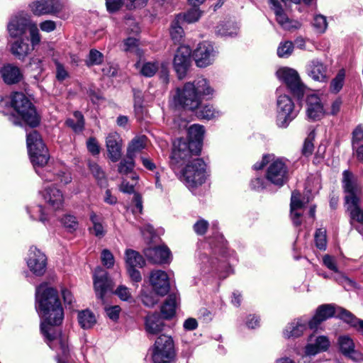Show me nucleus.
I'll list each match as a JSON object with an SVG mask.
<instances>
[{"label":"nucleus","instance_id":"60","mask_svg":"<svg viewBox=\"0 0 363 363\" xmlns=\"http://www.w3.org/2000/svg\"><path fill=\"white\" fill-rule=\"evenodd\" d=\"M62 223L69 230H75L78 225L76 217L71 215L65 216L62 218Z\"/></svg>","mask_w":363,"mask_h":363},{"label":"nucleus","instance_id":"62","mask_svg":"<svg viewBox=\"0 0 363 363\" xmlns=\"http://www.w3.org/2000/svg\"><path fill=\"white\" fill-rule=\"evenodd\" d=\"M141 300H142V302L143 303V304L145 305L147 307H152L158 301V300L155 297V296H154L151 293L147 294L146 292H143L142 293V294H141Z\"/></svg>","mask_w":363,"mask_h":363},{"label":"nucleus","instance_id":"5","mask_svg":"<svg viewBox=\"0 0 363 363\" xmlns=\"http://www.w3.org/2000/svg\"><path fill=\"white\" fill-rule=\"evenodd\" d=\"M199 153L200 152H196V147L187 140L177 139L173 143L170 166L174 171L178 170L182 166L190 163Z\"/></svg>","mask_w":363,"mask_h":363},{"label":"nucleus","instance_id":"21","mask_svg":"<svg viewBox=\"0 0 363 363\" xmlns=\"http://www.w3.org/2000/svg\"><path fill=\"white\" fill-rule=\"evenodd\" d=\"M42 196L49 208L59 210L63 206L64 196L62 192L52 186H47L41 191Z\"/></svg>","mask_w":363,"mask_h":363},{"label":"nucleus","instance_id":"57","mask_svg":"<svg viewBox=\"0 0 363 363\" xmlns=\"http://www.w3.org/2000/svg\"><path fill=\"white\" fill-rule=\"evenodd\" d=\"M313 26L319 33H323L327 28V21L325 16L317 15L313 20Z\"/></svg>","mask_w":363,"mask_h":363},{"label":"nucleus","instance_id":"6","mask_svg":"<svg viewBox=\"0 0 363 363\" xmlns=\"http://www.w3.org/2000/svg\"><path fill=\"white\" fill-rule=\"evenodd\" d=\"M206 164L199 157L193 159L182 169L181 180L188 188L201 185L206 179Z\"/></svg>","mask_w":363,"mask_h":363},{"label":"nucleus","instance_id":"49","mask_svg":"<svg viewBox=\"0 0 363 363\" xmlns=\"http://www.w3.org/2000/svg\"><path fill=\"white\" fill-rule=\"evenodd\" d=\"M294 48V46L291 41L281 42L277 48V55L279 57H289L291 55Z\"/></svg>","mask_w":363,"mask_h":363},{"label":"nucleus","instance_id":"34","mask_svg":"<svg viewBox=\"0 0 363 363\" xmlns=\"http://www.w3.org/2000/svg\"><path fill=\"white\" fill-rule=\"evenodd\" d=\"M204 132L203 126L199 124H194L188 129L187 141L196 147V152H201Z\"/></svg>","mask_w":363,"mask_h":363},{"label":"nucleus","instance_id":"39","mask_svg":"<svg viewBox=\"0 0 363 363\" xmlns=\"http://www.w3.org/2000/svg\"><path fill=\"white\" fill-rule=\"evenodd\" d=\"M125 260L126 267H138L142 268L145 264V261L143 256L133 250H126L125 253Z\"/></svg>","mask_w":363,"mask_h":363},{"label":"nucleus","instance_id":"45","mask_svg":"<svg viewBox=\"0 0 363 363\" xmlns=\"http://www.w3.org/2000/svg\"><path fill=\"white\" fill-rule=\"evenodd\" d=\"M348 211L350 212L352 219L359 223L357 230L363 235V211L359 208L358 204L354 205V207H350Z\"/></svg>","mask_w":363,"mask_h":363},{"label":"nucleus","instance_id":"1","mask_svg":"<svg viewBox=\"0 0 363 363\" xmlns=\"http://www.w3.org/2000/svg\"><path fill=\"white\" fill-rule=\"evenodd\" d=\"M36 309L44 319L40 329L48 340V345L52 350L59 345L63 357L69 352L67 340L61 333L54 332L53 325H60L64 318V312L59 299L57 291L47 284L43 283L36 288Z\"/></svg>","mask_w":363,"mask_h":363},{"label":"nucleus","instance_id":"64","mask_svg":"<svg viewBox=\"0 0 363 363\" xmlns=\"http://www.w3.org/2000/svg\"><path fill=\"white\" fill-rule=\"evenodd\" d=\"M88 150L93 155H99L100 152V147L94 138H90L86 142Z\"/></svg>","mask_w":363,"mask_h":363},{"label":"nucleus","instance_id":"48","mask_svg":"<svg viewBox=\"0 0 363 363\" xmlns=\"http://www.w3.org/2000/svg\"><path fill=\"white\" fill-rule=\"evenodd\" d=\"M134 168V157L126 155V157L123 159L118 167V171L120 174H128L130 173Z\"/></svg>","mask_w":363,"mask_h":363},{"label":"nucleus","instance_id":"7","mask_svg":"<svg viewBox=\"0 0 363 363\" xmlns=\"http://www.w3.org/2000/svg\"><path fill=\"white\" fill-rule=\"evenodd\" d=\"M176 359L174 343L171 336L162 335L156 340L152 352L154 363H173Z\"/></svg>","mask_w":363,"mask_h":363},{"label":"nucleus","instance_id":"22","mask_svg":"<svg viewBox=\"0 0 363 363\" xmlns=\"http://www.w3.org/2000/svg\"><path fill=\"white\" fill-rule=\"evenodd\" d=\"M308 76L318 82H325L328 79V67L319 60H313L306 65Z\"/></svg>","mask_w":363,"mask_h":363},{"label":"nucleus","instance_id":"27","mask_svg":"<svg viewBox=\"0 0 363 363\" xmlns=\"http://www.w3.org/2000/svg\"><path fill=\"white\" fill-rule=\"evenodd\" d=\"M144 252L147 259L155 264L167 263L170 259V251L164 246L148 247Z\"/></svg>","mask_w":363,"mask_h":363},{"label":"nucleus","instance_id":"38","mask_svg":"<svg viewBox=\"0 0 363 363\" xmlns=\"http://www.w3.org/2000/svg\"><path fill=\"white\" fill-rule=\"evenodd\" d=\"M352 145L357 157L363 162V127L358 126L353 131Z\"/></svg>","mask_w":363,"mask_h":363},{"label":"nucleus","instance_id":"37","mask_svg":"<svg viewBox=\"0 0 363 363\" xmlns=\"http://www.w3.org/2000/svg\"><path fill=\"white\" fill-rule=\"evenodd\" d=\"M179 297L177 294H170L161 308V313L163 318L169 319L173 317L176 312Z\"/></svg>","mask_w":363,"mask_h":363},{"label":"nucleus","instance_id":"41","mask_svg":"<svg viewBox=\"0 0 363 363\" xmlns=\"http://www.w3.org/2000/svg\"><path fill=\"white\" fill-rule=\"evenodd\" d=\"M342 320L351 326L357 328L363 335V320L357 319L352 313L346 309H340Z\"/></svg>","mask_w":363,"mask_h":363},{"label":"nucleus","instance_id":"16","mask_svg":"<svg viewBox=\"0 0 363 363\" xmlns=\"http://www.w3.org/2000/svg\"><path fill=\"white\" fill-rule=\"evenodd\" d=\"M150 284L155 294L164 296L170 289L169 279L162 270H153L149 276Z\"/></svg>","mask_w":363,"mask_h":363},{"label":"nucleus","instance_id":"53","mask_svg":"<svg viewBox=\"0 0 363 363\" xmlns=\"http://www.w3.org/2000/svg\"><path fill=\"white\" fill-rule=\"evenodd\" d=\"M184 30L177 22H174L170 28V35L174 42L179 43L182 40Z\"/></svg>","mask_w":363,"mask_h":363},{"label":"nucleus","instance_id":"43","mask_svg":"<svg viewBox=\"0 0 363 363\" xmlns=\"http://www.w3.org/2000/svg\"><path fill=\"white\" fill-rule=\"evenodd\" d=\"M221 113L213 108L211 105H205L202 106L197 112L199 118L211 120L220 116Z\"/></svg>","mask_w":363,"mask_h":363},{"label":"nucleus","instance_id":"44","mask_svg":"<svg viewBox=\"0 0 363 363\" xmlns=\"http://www.w3.org/2000/svg\"><path fill=\"white\" fill-rule=\"evenodd\" d=\"M74 116L76 121L73 119L69 118L66 121V124L71 127L74 132H81L84 126V116L79 111H75L74 113Z\"/></svg>","mask_w":363,"mask_h":363},{"label":"nucleus","instance_id":"29","mask_svg":"<svg viewBox=\"0 0 363 363\" xmlns=\"http://www.w3.org/2000/svg\"><path fill=\"white\" fill-rule=\"evenodd\" d=\"M310 201V199L307 198V200L305 201V198L303 200L300 199V194L298 191H293L291 198V218L294 223V224L296 226H298L301 224V213L300 210H301L306 203Z\"/></svg>","mask_w":363,"mask_h":363},{"label":"nucleus","instance_id":"23","mask_svg":"<svg viewBox=\"0 0 363 363\" xmlns=\"http://www.w3.org/2000/svg\"><path fill=\"white\" fill-rule=\"evenodd\" d=\"M106 146L109 159L116 162L121 157L122 139L117 133H111L106 138Z\"/></svg>","mask_w":363,"mask_h":363},{"label":"nucleus","instance_id":"50","mask_svg":"<svg viewBox=\"0 0 363 363\" xmlns=\"http://www.w3.org/2000/svg\"><path fill=\"white\" fill-rule=\"evenodd\" d=\"M89 168L91 174L102 185L105 182V173L101 168L95 162H89Z\"/></svg>","mask_w":363,"mask_h":363},{"label":"nucleus","instance_id":"26","mask_svg":"<svg viewBox=\"0 0 363 363\" xmlns=\"http://www.w3.org/2000/svg\"><path fill=\"white\" fill-rule=\"evenodd\" d=\"M308 326L309 327V320L306 317L294 319L286 326L284 336L286 338L298 337L303 335Z\"/></svg>","mask_w":363,"mask_h":363},{"label":"nucleus","instance_id":"36","mask_svg":"<svg viewBox=\"0 0 363 363\" xmlns=\"http://www.w3.org/2000/svg\"><path fill=\"white\" fill-rule=\"evenodd\" d=\"M89 219L92 225L89 228L90 233L97 238H103L106 233L104 225V218L97 215L94 211H91L89 213Z\"/></svg>","mask_w":363,"mask_h":363},{"label":"nucleus","instance_id":"15","mask_svg":"<svg viewBox=\"0 0 363 363\" xmlns=\"http://www.w3.org/2000/svg\"><path fill=\"white\" fill-rule=\"evenodd\" d=\"M191 50L189 47L178 48L174 55L173 65L179 79H183L190 66Z\"/></svg>","mask_w":363,"mask_h":363},{"label":"nucleus","instance_id":"18","mask_svg":"<svg viewBox=\"0 0 363 363\" xmlns=\"http://www.w3.org/2000/svg\"><path fill=\"white\" fill-rule=\"evenodd\" d=\"M271 9L274 11L277 23L285 30H291L300 27L298 21L289 18L284 13L282 4L278 0H269Z\"/></svg>","mask_w":363,"mask_h":363},{"label":"nucleus","instance_id":"47","mask_svg":"<svg viewBox=\"0 0 363 363\" xmlns=\"http://www.w3.org/2000/svg\"><path fill=\"white\" fill-rule=\"evenodd\" d=\"M104 61V55L96 49H91L85 60L88 67L100 65Z\"/></svg>","mask_w":363,"mask_h":363},{"label":"nucleus","instance_id":"59","mask_svg":"<svg viewBox=\"0 0 363 363\" xmlns=\"http://www.w3.org/2000/svg\"><path fill=\"white\" fill-rule=\"evenodd\" d=\"M201 11L198 9H193L186 12L184 16V19L189 23L197 21L201 17Z\"/></svg>","mask_w":363,"mask_h":363},{"label":"nucleus","instance_id":"55","mask_svg":"<svg viewBox=\"0 0 363 363\" xmlns=\"http://www.w3.org/2000/svg\"><path fill=\"white\" fill-rule=\"evenodd\" d=\"M101 259L102 264L107 268H111L114 264V257L108 250H104L101 252Z\"/></svg>","mask_w":363,"mask_h":363},{"label":"nucleus","instance_id":"63","mask_svg":"<svg viewBox=\"0 0 363 363\" xmlns=\"http://www.w3.org/2000/svg\"><path fill=\"white\" fill-rule=\"evenodd\" d=\"M106 315L112 320L116 321L119 318L121 308L118 306L106 307Z\"/></svg>","mask_w":363,"mask_h":363},{"label":"nucleus","instance_id":"52","mask_svg":"<svg viewBox=\"0 0 363 363\" xmlns=\"http://www.w3.org/2000/svg\"><path fill=\"white\" fill-rule=\"evenodd\" d=\"M28 30L30 36L31 48L34 49V47L38 45L41 40V36L39 30L35 23H30Z\"/></svg>","mask_w":363,"mask_h":363},{"label":"nucleus","instance_id":"9","mask_svg":"<svg viewBox=\"0 0 363 363\" xmlns=\"http://www.w3.org/2000/svg\"><path fill=\"white\" fill-rule=\"evenodd\" d=\"M277 77L283 81L291 91V94L301 99L305 93L306 86L301 82L298 72L291 68L282 67L277 72Z\"/></svg>","mask_w":363,"mask_h":363},{"label":"nucleus","instance_id":"32","mask_svg":"<svg viewBox=\"0 0 363 363\" xmlns=\"http://www.w3.org/2000/svg\"><path fill=\"white\" fill-rule=\"evenodd\" d=\"M162 67V73L166 79L167 76V71L164 68L163 64H160L159 62H144L138 61L135 63V67L139 70L140 73L145 77H151L154 76L158 71L160 67Z\"/></svg>","mask_w":363,"mask_h":363},{"label":"nucleus","instance_id":"10","mask_svg":"<svg viewBox=\"0 0 363 363\" xmlns=\"http://www.w3.org/2000/svg\"><path fill=\"white\" fill-rule=\"evenodd\" d=\"M266 179L271 184L282 186L288 180V167L283 159H272L267 168Z\"/></svg>","mask_w":363,"mask_h":363},{"label":"nucleus","instance_id":"54","mask_svg":"<svg viewBox=\"0 0 363 363\" xmlns=\"http://www.w3.org/2000/svg\"><path fill=\"white\" fill-rule=\"evenodd\" d=\"M138 40L135 38H128L124 40V48L125 52H138Z\"/></svg>","mask_w":363,"mask_h":363},{"label":"nucleus","instance_id":"12","mask_svg":"<svg viewBox=\"0 0 363 363\" xmlns=\"http://www.w3.org/2000/svg\"><path fill=\"white\" fill-rule=\"evenodd\" d=\"M342 186L345 192L347 194L345 202L347 205V209L350 207H354L356 204H359L358 194L360 189L356 177L349 170H345L342 173Z\"/></svg>","mask_w":363,"mask_h":363},{"label":"nucleus","instance_id":"25","mask_svg":"<svg viewBox=\"0 0 363 363\" xmlns=\"http://www.w3.org/2000/svg\"><path fill=\"white\" fill-rule=\"evenodd\" d=\"M340 351L346 357L354 361L363 359L362 354L355 350L353 340L348 335H341L337 340Z\"/></svg>","mask_w":363,"mask_h":363},{"label":"nucleus","instance_id":"17","mask_svg":"<svg viewBox=\"0 0 363 363\" xmlns=\"http://www.w3.org/2000/svg\"><path fill=\"white\" fill-rule=\"evenodd\" d=\"M94 286L96 296L100 299H103L104 294L112 289V281L101 267H99L94 271Z\"/></svg>","mask_w":363,"mask_h":363},{"label":"nucleus","instance_id":"30","mask_svg":"<svg viewBox=\"0 0 363 363\" xmlns=\"http://www.w3.org/2000/svg\"><path fill=\"white\" fill-rule=\"evenodd\" d=\"M32 50L26 38H18L10 43V52L19 60L23 61Z\"/></svg>","mask_w":363,"mask_h":363},{"label":"nucleus","instance_id":"20","mask_svg":"<svg viewBox=\"0 0 363 363\" xmlns=\"http://www.w3.org/2000/svg\"><path fill=\"white\" fill-rule=\"evenodd\" d=\"M62 7L59 0H40L30 4L31 10L36 16L54 14L59 12Z\"/></svg>","mask_w":363,"mask_h":363},{"label":"nucleus","instance_id":"31","mask_svg":"<svg viewBox=\"0 0 363 363\" xmlns=\"http://www.w3.org/2000/svg\"><path fill=\"white\" fill-rule=\"evenodd\" d=\"M0 74L3 81L6 84H14L19 82L22 77L23 74L21 69L11 64L4 65L0 69Z\"/></svg>","mask_w":363,"mask_h":363},{"label":"nucleus","instance_id":"14","mask_svg":"<svg viewBox=\"0 0 363 363\" xmlns=\"http://www.w3.org/2000/svg\"><path fill=\"white\" fill-rule=\"evenodd\" d=\"M344 309L342 307L335 306L333 304H323L320 306L313 315L309 320V328L313 330L318 328V325L327 319L336 315L342 320L340 315V310Z\"/></svg>","mask_w":363,"mask_h":363},{"label":"nucleus","instance_id":"4","mask_svg":"<svg viewBox=\"0 0 363 363\" xmlns=\"http://www.w3.org/2000/svg\"><path fill=\"white\" fill-rule=\"evenodd\" d=\"M9 103L18 116L9 115V120L16 125H21L23 121L30 127H36L40 123L36 110L28 97L22 92H15L10 96Z\"/></svg>","mask_w":363,"mask_h":363},{"label":"nucleus","instance_id":"11","mask_svg":"<svg viewBox=\"0 0 363 363\" xmlns=\"http://www.w3.org/2000/svg\"><path fill=\"white\" fill-rule=\"evenodd\" d=\"M29 270L36 277L43 276L47 269L48 259L45 254L35 246H31L26 259Z\"/></svg>","mask_w":363,"mask_h":363},{"label":"nucleus","instance_id":"35","mask_svg":"<svg viewBox=\"0 0 363 363\" xmlns=\"http://www.w3.org/2000/svg\"><path fill=\"white\" fill-rule=\"evenodd\" d=\"M145 325L147 333L153 335L162 332L164 327V324L158 313L147 315Z\"/></svg>","mask_w":363,"mask_h":363},{"label":"nucleus","instance_id":"28","mask_svg":"<svg viewBox=\"0 0 363 363\" xmlns=\"http://www.w3.org/2000/svg\"><path fill=\"white\" fill-rule=\"evenodd\" d=\"M323 262L324 265L330 270L336 273V275L335 276V279L341 284H345L344 285L345 287L346 286H349L351 287L356 288L357 285L354 281L350 279L347 277H345L342 273L339 272L335 258L334 257H332L328 255H325L323 257Z\"/></svg>","mask_w":363,"mask_h":363},{"label":"nucleus","instance_id":"42","mask_svg":"<svg viewBox=\"0 0 363 363\" xmlns=\"http://www.w3.org/2000/svg\"><path fill=\"white\" fill-rule=\"evenodd\" d=\"M145 147V138L136 137L133 138L127 149V156L135 157L137 152H140Z\"/></svg>","mask_w":363,"mask_h":363},{"label":"nucleus","instance_id":"40","mask_svg":"<svg viewBox=\"0 0 363 363\" xmlns=\"http://www.w3.org/2000/svg\"><path fill=\"white\" fill-rule=\"evenodd\" d=\"M78 322L84 329L92 328L96 323L95 315L89 310H84L78 313Z\"/></svg>","mask_w":363,"mask_h":363},{"label":"nucleus","instance_id":"56","mask_svg":"<svg viewBox=\"0 0 363 363\" xmlns=\"http://www.w3.org/2000/svg\"><path fill=\"white\" fill-rule=\"evenodd\" d=\"M315 138V134L313 132H311L308 138L305 140L303 147V155L308 156L312 154L313 151V140Z\"/></svg>","mask_w":363,"mask_h":363},{"label":"nucleus","instance_id":"46","mask_svg":"<svg viewBox=\"0 0 363 363\" xmlns=\"http://www.w3.org/2000/svg\"><path fill=\"white\" fill-rule=\"evenodd\" d=\"M345 71L340 69L335 77L330 82V89L334 93H338L342 88L345 82Z\"/></svg>","mask_w":363,"mask_h":363},{"label":"nucleus","instance_id":"19","mask_svg":"<svg viewBox=\"0 0 363 363\" xmlns=\"http://www.w3.org/2000/svg\"><path fill=\"white\" fill-rule=\"evenodd\" d=\"M30 23V21L26 17L21 16L12 17L7 26L9 36L16 39L23 38V35L28 30Z\"/></svg>","mask_w":363,"mask_h":363},{"label":"nucleus","instance_id":"8","mask_svg":"<svg viewBox=\"0 0 363 363\" xmlns=\"http://www.w3.org/2000/svg\"><path fill=\"white\" fill-rule=\"evenodd\" d=\"M277 106V124L280 128H286L298 114L294 104L289 96L283 94L278 96Z\"/></svg>","mask_w":363,"mask_h":363},{"label":"nucleus","instance_id":"51","mask_svg":"<svg viewBox=\"0 0 363 363\" xmlns=\"http://www.w3.org/2000/svg\"><path fill=\"white\" fill-rule=\"evenodd\" d=\"M315 242L316 247L320 250L326 248V230L323 228L318 229L315 234Z\"/></svg>","mask_w":363,"mask_h":363},{"label":"nucleus","instance_id":"2","mask_svg":"<svg viewBox=\"0 0 363 363\" xmlns=\"http://www.w3.org/2000/svg\"><path fill=\"white\" fill-rule=\"evenodd\" d=\"M27 147L35 172L44 182H57L63 185L71 182L72 177L65 169H57L48 164L49 155L40 135L33 130L27 135Z\"/></svg>","mask_w":363,"mask_h":363},{"label":"nucleus","instance_id":"3","mask_svg":"<svg viewBox=\"0 0 363 363\" xmlns=\"http://www.w3.org/2000/svg\"><path fill=\"white\" fill-rule=\"evenodd\" d=\"M214 93L208 81L199 77L193 82L186 83L182 88H178L174 96L175 106L189 110H194L201 103V96H210Z\"/></svg>","mask_w":363,"mask_h":363},{"label":"nucleus","instance_id":"13","mask_svg":"<svg viewBox=\"0 0 363 363\" xmlns=\"http://www.w3.org/2000/svg\"><path fill=\"white\" fill-rule=\"evenodd\" d=\"M218 52L209 42H203L198 45L193 52V57L199 67H206L215 60Z\"/></svg>","mask_w":363,"mask_h":363},{"label":"nucleus","instance_id":"58","mask_svg":"<svg viewBox=\"0 0 363 363\" xmlns=\"http://www.w3.org/2000/svg\"><path fill=\"white\" fill-rule=\"evenodd\" d=\"M208 222L203 218L199 219L194 225V230L197 235H204L208 228Z\"/></svg>","mask_w":363,"mask_h":363},{"label":"nucleus","instance_id":"33","mask_svg":"<svg viewBox=\"0 0 363 363\" xmlns=\"http://www.w3.org/2000/svg\"><path fill=\"white\" fill-rule=\"evenodd\" d=\"M329 346L330 341L327 337L323 335L318 336L316 337L315 343H310L306 346V355L305 357H303V358L314 356L318 353L326 351L328 349Z\"/></svg>","mask_w":363,"mask_h":363},{"label":"nucleus","instance_id":"24","mask_svg":"<svg viewBox=\"0 0 363 363\" xmlns=\"http://www.w3.org/2000/svg\"><path fill=\"white\" fill-rule=\"evenodd\" d=\"M306 113L311 121L320 120L325 113L320 99L315 94H311L306 100Z\"/></svg>","mask_w":363,"mask_h":363},{"label":"nucleus","instance_id":"61","mask_svg":"<svg viewBox=\"0 0 363 363\" xmlns=\"http://www.w3.org/2000/svg\"><path fill=\"white\" fill-rule=\"evenodd\" d=\"M29 65L30 67H33V69L38 72V74L34 76L35 79L36 81L39 80L38 75L43 70L42 59L38 57H33L30 59Z\"/></svg>","mask_w":363,"mask_h":363}]
</instances>
